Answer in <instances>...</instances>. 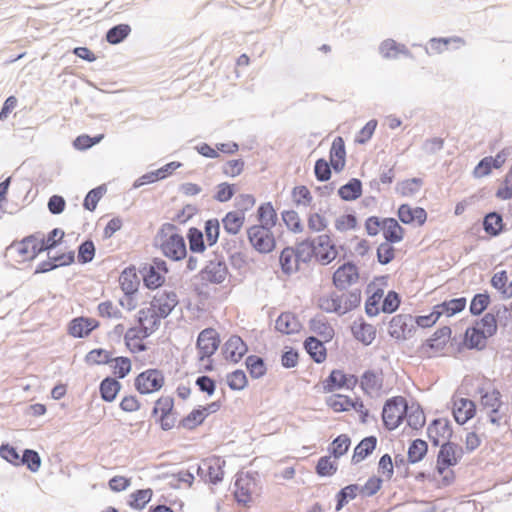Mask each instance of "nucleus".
I'll return each mask as SVG.
<instances>
[{"label":"nucleus","instance_id":"bf43d9fd","mask_svg":"<svg viewBox=\"0 0 512 512\" xmlns=\"http://www.w3.org/2000/svg\"><path fill=\"white\" fill-rule=\"evenodd\" d=\"M107 188L105 184L99 185L88 191L83 200V208L90 212H93L98 202L101 200L103 195L106 193Z\"/></svg>","mask_w":512,"mask_h":512},{"label":"nucleus","instance_id":"f03ea898","mask_svg":"<svg viewBox=\"0 0 512 512\" xmlns=\"http://www.w3.org/2000/svg\"><path fill=\"white\" fill-rule=\"evenodd\" d=\"M477 393L480 395V404L483 408L490 409L488 412V421L496 426L501 425L502 419L504 423H508V406L502 401V394L496 388L491 391L484 387H478Z\"/></svg>","mask_w":512,"mask_h":512},{"label":"nucleus","instance_id":"f257e3e1","mask_svg":"<svg viewBox=\"0 0 512 512\" xmlns=\"http://www.w3.org/2000/svg\"><path fill=\"white\" fill-rule=\"evenodd\" d=\"M154 246L159 248L163 256L178 262L187 256V246L184 237L178 233V228L172 223L161 225L154 237Z\"/></svg>","mask_w":512,"mask_h":512},{"label":"nucleus","instance_id":"e2e57ef3","mask_svg":"<svg viewBox=\"0 0 512 512\" xmlns=\"http://www.w3.org/2000/svg\"><path fill=\"white\" fill-rule=\"evenodd\" d=\"M281 219L287 229L293 233H301L304 229L302 221L295 210L282 211Z\"/></svg>","mask_w":512,"mask_h":512},{"label":"nucleus","instance_id":"7c9ffc66","mask_svg":"<svg viewBox=\"0 0 512 512\" xmlns=\"http://www.w3.org/2000/svg\"><path fill=\"white\" fill-rule=\"evenodd\" d=\"M301 323L297 316L292 312L281 313L275 321V329L286 335L299 332Z\"/></svg>","mask_w":512,"mask_h":512},{"label":"nucleus","instance_id":"8fccbe9b","mask_svg":"<svg viewBox=\"0 0 512 512\" xmlns=\"http://www.w3.org/2000/svg\"><path fill=\"white\" fill-rule=\"evenodd\" d=\"M491 304V297L487 291L473 295L469 304V312L472 316H480Z\"/></svg>","mask_w":512,"mask_h":512},{"label":"nucleus","instance_id":"052dcab7","mask_svg":"<svg viewBox=\"0 0 512 512\" xmlns=\"http://www.w3.org/2000/svg\"><path fill=\"white\" fill-rule=\"evenodd\" d=\"M331 457L326 455L318 459L315 472L319 477H331L337 472L338 464L336 461H332Z\"/></svg>","mask_w":512,"mask_h":512},{"label":"nucleus","instance_id":"4be33fe9","mask_svg":"<svg viewBox=\"0 0 512 512\" xmlns=\"http://www.w3.org/2000/svg\"><path fill=\"white\" fill-rule=\"evenodd\" d=\"M296 259L294 263L299 267L301 264H309L313 258L316 259V239L307 237L301 241H296L293 246Z\"/></svg>","mask_w":512,"mask_h":512},{"label":"nucleus","instance_id":"09e8293b","mask_svg":"<svg viewBox=\"0 0 512 512\" xmlns=\"http://www.w3.org/2000/svg\"><path fill=\"white\" fill-rule=\"evenodd\" d=\"M131 33V26L127 23H120L108 29L105 39L109 44L117 45L123 42Z\"/></svg>","mask_w":512,"mask_h":512},{"label":"nucleus","instance_id":"412c9836","mask_svg":"<svg viewBox=\"0 0 512 512\" xmlns=\"http://www.w3.org/2000/svg\"><path fill=\"white\" fill-rule=\"evenodd\" d=\"M98 320L90 317H75L68 323V334L74 338H86L99 327Z\"/></svg>","mask_w":512,"mask_h":512},{"label":"nucleus","instance_id":"4468645a","mask_svg":"<svg viewBox=\"0 0 512 512\" xmlns=\"http://www.w3.org/2000/svg\"><path fill=\"white\" fill-rule=\"evenodd\" d=\"M220 342V336L215 329L211 327L203 329L198 334L196 341L198 360L203 361L213 356L218 350Z\"/></svg>","mask_w":512,"mask_h":512},{"label":"nucleus","instance_id":"4d7b16f0","mask_svg":"<svg viewBox=\"0 0 512 512\" xmlns=\"http://www.w3.org/2000/svg\"><path fill=\"white\" fill-rule=\"evenodd\" d=\"M96 255V247L92 239L82 241L77 247V261L81 265L91 263Z\"/></svg>","mask_w":512,"mask_h":512},{"label":"nucleus","instance_id":"aec40b11","mask_svg":"<svg viewBox=\"0 0 512 512\" xmlns=\"http://www.w3.org/2000/svg\"><path fill=\"white\" fill-rule=\"evenodd\" d=\"M36 241L35 235H27L21 240L13 241L7 248L6 254L16 255V262L33 261L37 257H32V245Z\"/></svg>","mask_w":512,"mask_h":512},{"label":"nucleus","instance_id":"2f4dec72","mask_svg":"<svg viewBox=\"0 0 512 512\" xmlns=\"http://www.w3.org/2000/svg\"><path fill=\"white\" fill-rule=\"evenodd\" d=\"M369 292H371V294L365 301V313L369 317H375L382 312L379 303L384 296V290L383 288L375 287L374 283L371 282L367 286V293Z\"/></svg>","mask_w":512,"mask_h":512},{"label":"nucleus","instance_id":"bb28decb","mask_svg":"<svg viewBox=\"0 0 512 512\" xmlns=\"http://www.w3.org/2000/svg\"><path fill=\"white\" fill-rule=\"evenodd\" d=\"M119 282L125 296L132 298L137 293L140 284L135 266L126 267L120 274Z\"/></svg>","mask_w":512,"mask_h":512},{"label":"nucleus","instance_id":"5fc2aeb1","mask_svg":"<svg viewBox=\"0 0 512 512\" xmlns=\"http://www.w3.org/2000/svg\"><path fill=\"white\" fill-rule=\"evenodd\" d=\"M186 238L192 253H203L206 250L204 233L197 227H190L187 231Z\"/></svg>","mask_w":512,"mask_h":512},{"label":"nucleus","instance_id":"f3484780","mask_svg":"<svg viewBox=\"0 0 512 512\" xmlns=\"http://www.w3.org/2000/svg\"><path fill=\"white\" fill-rule=\"evenodd\" d=\"M490 338L485 335V332L480 327L469 326L465 332L462 342L457 346V352L461 353L465 348L468 350L482 351L487 346V340Z\"/></svg>","mask_w":512,"mask_h":512},{"label":"nucleus","instance_id":"0eeeda50","mask_svg":"<svg viewBox=\"0 0 512 512\" xmlns=\"http://www.w3.org/2000/svg\"><path fill=\"white\" fill-rule=\"evenodd\" d=\"M463 455L464 450L459 444L452 441L442 443L437 454L435 471L443 475L449 468L456 466Z\"/></svg>","mask_w":512,"mask_h":512},{"label":"nucleus","instance_id":"f704fd0d","mask_svg":"<svg viewBox=\"0 0 512 512\" xmlns=\"http://www.w3.org/2000/svg\"><path fill=\"white\" fill-rule=\"evenodd\" d=\"M467 304L466 297H458L452 298L450 300H445L437 305L436 311H438V315L441 317L445 315L446 317H452L460 312H462Z\"/></svg>","mask_w":512,"mask_h":512},{"label":"nucleus","instance_id":"1a4fd4ad","mask_svg":"<svg viewBox=\"0 0 512 512\" xmlns=\"http://www.w3.org/2000/svg\"><path fill=\"white\" fill-rule=\"evenodd\" d=\"M225 460L219 456H212L197 464L196 474L206 483L219 484L224 477L223 467Z\"/></svg>","mask_w":512,"mask_h":512},{"label":"nucleus","instance_id":"39448f33","mask_svg":"<svg viewBox=\"0 0 512 512\" xmlns=\"http://www.w3.org/2000/svg\"><path fill=\"white\" fill-rule=\"evenodd\" d=\"M246 233L250 245L259 254H269L275 250L277 242L272 227L252 225Z\"/></svg>","mask_w":512,"mask_h":512},{"label":"nucleus","instance_id":"5701e85b","mask_svg":"<svg viewBox=\"0 0 512 512\" xmlns=\"http://www.w3.org/2000/svg\"><path fill=\"white\" fill-rule=\"evenodd\" d=\"M397 216L399 220L406 225L416 222L418 226H423L427 221V212L424 208H413L407 203L401 204L398 207Z\"/></svg>","mask_w":512,"mask_h":512},{"label":"nucleus","instance_id":"9b49d317","mask_svg":"<svg viewBox=\"0 0 512 512\" xmlns=\"http://www.w3.org/2000/svg\"><path fill=\"white\" fill-rule=\"evenodd\" d=\"M358 382L356 375L348 374L342 369H333L322 382L323 391L330 393L340 389L353 390Z\"/></svg>","mask_w":512,"mask_h":512},{"label":"nucleus","instance_id":"72a5a7b5","mask_svg":"<svg viewBox=\"0 0 512 512\" xmlns=\"http://www.w3.org/2000/svg\"><path fill=\"white\" fill-rule=\"evenodd\" d=\"M122 388V384L114 377L106 376L99 384V394L103 401L113 402Z\"/></svg>","mask_w":512,"mask_h":512},{"label":"nucleus","instance_id":"473e14b6","mask_svg":"<svg viewBox=\"0 0 512 512\" xmlns=\"http://www.w3.org/2000/svg\"><path fill=\"white\" fill-rule=\"evenodd\" d=\"M383 381L382 371L378 374L375 370L368 369L361 375L360 387L364 394L370 395L372 391L382 389Z\"/></svg>","mask_w":512,"mask_h":512},{"label":"nucleus","instance_id":"ddd939ff","mask_svg":"<svg viewBox=\"0 0 512 512\" xmlns=\"http://www.w3.org/2000/svg\"><path fill=\"white\" fill-rule=\"evenodd\" d=\"M416 327L413 324V316L410 314H397L389 321L388 333L397 341L408 340L413 337Z\"/></svg>","mask_w":512,"mask_h":512},{"label":"nucleus","instance_id":"cd10ccee","mask_svg":"<svg viewBox=\"0 0 512 512\" xmlns=\"http://www.w3.org/2000/svg\"><path fill=\"white\" fill-rule=\"evenodd\" d=\"M482 227L484 232L491 238L499 236L506 230L503 216L497 211H491L484 215Z\"/></svg>","mask_w":512,"mask_h":512},{"label":"nucleus","instance_id":"de8ad7c7","mask_svg":"<svg viewBox=\"0 0 512 512\" xmlns=\"http://www.w3.org/2000/svg\"><path fill=\"white\" fill-rule=\"evenodd\" d=\"M351 443V438L348 434L338 435L328 446L329 455L335 459L341 458L348 452Z\"/></svg>","mask_w":512,"mask_h":512},{"label":"nucleus","instance_id":"79ce46f5","mask_svg":"<svg viewBox=\"0 0 512 512\" xmlns=\"http://www.w3.org/2000/svg\"><path fill=\"white\" fill-rule=\"evenodd\" d=\"M451 333L452 330L449 326H443L426 339L424 345L432 350L440 351L446 346Z\"/></svg>","mask_w":512,"mask_h":512},{"label":"nucleus","instance_id":"2eb2a0df","mask_svg":"<svg viewBox=\"0 0 512 512\" xmlns=\"http://www.w3.org/2000/svg\"><path fill=\"white\" fill-rule=\"evenodd\" d=\"M257 472H246L237 476L234 486V496L239 504L247 505L251 500V494L256 487Z\"/></svg>","mask_w":512,"mask_h":512},{"label":"nucleus","instance_id":"864d4df0","mask_svg":"<svg viewBox=\"0 0 512 512\" xmlns=\"http://www.w3.org/2000/svg\"><path fill=\"white\" fill-rule=\"evenodd\" d=\"M343 296L332 292L329 296L319 298V307L327 313H337L342 315Z\"/></svg>","mask_w":512,"mask_h":512},{"label":"nucleus","instance_id":"c85d7f7f","mask_svg":"<svg viewBox=\"0 0 512 512\" xmlns=\"http://www.w3.org/2000/svg\"><path fill=\"white\" fill-rule=\"evenodd\" d=\"M378 439L374 435L364 437L354 448L351 463L357 465L368 458L376 449Z\"/></svg>","mask_w":512,"mask_h":512},{"label":"nucleus","instance_id":"6e6552de","mask_svg":"<svg viewBox=\"0 0 512 512\" xmlns=\"http://www.w3.org/2000/svg\"><path fill=\"white\" fill-rule=\"evenodd\" d=\"M164 382L163 372L156 368H150L135 377L134 387L138 393L147 395L161 390Z\"/></svg>","mask_w":512,"mask_h":512},{"label":"nucleus","instance_id":"3c124183","mask_svg":"<svg viewBox=\"0 0 512 512\" xmlns=\"http://www.w3.org/2000/svg\"><path fill=\"white\" fill-rule=\"evenodd\" d=\"M153 490L151 488L137 489L129 496L128 505L135 510H142L151 501Z\"/></svg>","mask_w":512,"mask_h":512},{"label":"nucleus","instance_id":"774afa93","mask_svg":"<svg viewBox=\"0 0 512 512\" xmlns=\"http://www.w3.org/2000/svg\"><path fill=\"white\" fill-rule=\"evenodd\" d=\"M381 305V311L385 314H392L396 312L401 305V296L395 290H389L385 296H383Z\"/></svg>","mask_w":512,"mask_h":512},{"label":"nucleus","instance_id":"c03bdc74","mask_svg":"<svg viewBox=\"0 0 512 512\" xmlns=\"http://www.w3.org/2000/svg\"><path fill=\"white\" fill-rule=\"evenodd\" d=\"M428 443L420 438L412 440L407 451V461L416 464L422 461L428 453Z\"/></svg>","mask_w":512,"mask_h":512},{"label":"nucleus","instance_id":"49530a36","mask_svg":"<svg viewBox=\"0 0 512 512\" xmlns=\"http://www.w3.org/2000/svg\"><path fill=\"white\" fill-rule=\"evenodd\" d=\"M246 369L253 379H260L267 373L265 360L258 355H249L245 359Z\"/></svg>","mask_w":512,"mask_h":512},{"label":"nucleus","instance_id":"37998d69","mask_svg":"<svg viewBox=\"0 0 512 512\" xmlns=\"http://www.w3.org/2000/svg\"><path fill=\"white\" fill-rule=\"evenodd\" d=\"M245 221L244 213L229 211L222 218L221 222L226 233L236 235L240 232Z\"/></svg>","mask_w":512,"mask_h":512},{"label":"nucleus","instance_id":"a19ab883","mask_svg":"<svg viewBox=\"0 0 512 512\" xmlns=\"http://www.w3.org/2000/svg\"><path fill=\"white\" fill-rule=\"evenodd\" d=\"M256 218L258 220L257 225H263L266 227H275L278 222V215L271 202H265L258 206Z\"/></svg>","mask_w":512,"mask_h":512},{"label":"nucleus","instance_id":"e433bc0d","mask_svg":"<svg viewBox=\"0 0 512 512\" xmlns=\"http://www.w3.org/2000/svg\"><path fill=\"white\" fill-rule=\"evenodd\" d=\"M294 259H296V254L293 246H286L281 250L279 255V265L284 275L290 276L301 270V267L294 263Z\"/></svg>","mask_w":512,"mask_h":512},{"label":"nucleus","instance_id":"a18cd8bd","mask_svg":"<svg viewBox=\"0 0 512 512\" xmlns=\"http://www.w3.org/2000/svg\"><path fill=\"white\" fill-rule=\"evenodd\" d=\"M360 495V485L357 483L349 484L341 488L335 495L336 506L335 510L338 512L344 508L350 500H353Z\"/></svg>","mask_w":512,"mask_h":512},{"label":"nucleus","instance_id":"0e129e2a","mask_svg":"<svg viewBox=\"0 0 512 512\" xmlns=\"http://www.w3.org/2000/svg\"><path fill=\"white\" fill-rule=\"evenodd\" d=\"M227 385L233 391H241L248 385V378L242 369H236L226 376Z\"/></svg>","mask_w":512,"mask_h":512},{"label":"nucleus","instance_id":"9d476101","mask_svg":"<svg viewBox=\"0 0 512 512\" xmlns=\"http://www.w3.org/2000/svg\"><path fill=\"white\" fill-rule=\"evenodd\" d=\"M228 275V267L223 257L209 260L205 267L195 276L202 281L201 286H207L208 283L222 284Z\"/></svg>","mask_w":512,"mask_h":512},{"label":"nucleus","instance_id":"ea45409f","mask_svg":"<svg viewBox=\"0 0 512 512\" xmlns=\"http://www.w3.org/2000/svg\"><path fill=\"white\" fill-rule=\"evenodd\" d=\"M363 192L362 182L358 178H351L347 183L340 186L338 196L343 201H354L361 197Z\"/></svg>","mask_w":512,"mask_h":512},{"label":"nucleus","instance_id":"c9c22d12","mask_svg":"<svg viewBox=\"0 0 512 512\" xmlns=\"http://www.w3.org/2000/svg\"><path fill=\"white\" fill-rule=\"evenodd\" d=\"M379 52L386 59L397 58L398 54L405 57L412 56L410 50L404 44H400L393 39H386L381 42Z\"/></svg>","mask_w":512,"mask_h":512},{"label":"nucleus","instance_id":"6e6d98bb","mask_svg":"<svg viewBox=\"0 0 512 512\" xmlns=\"http://www.w3.org/2000/svg\"><path fill=\"white\" fill-rule=\"evenodd\" d=\"M205 419L204 412H202L200 406H197L179 421L178 428L193 430L202 425Z\"/></svg>","mask_w":512,"mask_h":512},{"label":"nucleus","instance_id":"b1692460","mask_svg":"<svg viewBox=\"0 0 512 512\" xmlns=\"http://www.w3.org/2000/svg\"><path fill=\"white\" fill-rule=\"evenodd\" d=\"M476 403L468 398H459L454 401L452 413L459 425L466 424L476 414Z\"/></svg>","mask_w":512,"mask_h":512},{"label":"nucleus","instance_id":"f8f14e48","mask_svg":"<svg viewBox=\"0 0 512 512\" xmlns=\"http://www.w3.org/2000/svg\"><path fill=\"white\" fill-rule=\"evenodd\" d=\"M32 235L36 237V241L32 245V257H38L43 252L49 254L57 248L62 243L65 233L60 228H53L46 236L41 232H35Z\"/></svg>","mask_w":512,"mask_h":512},{"label":"nucleus","instance_id":"423d86ee","mask_svg":"<svg viewBox=\"0 0 512 512\" xmlns=\"http://www.w3.org/2000/svg\"><path fill=\"white\" fill-rule=\"evenodd\" d=\"M151 417L155 418V423L158 424L163 431L171 430L177 420L174 398L172 396H161L158 398L154 402Z\"/></svg>","mask_w":512,"mask_h":512},{"label":"nucleus","instance_id":"603ef678","mask_svg":"<svg viewBox=\"0 0 512 512\" xmlns=\"http://www.w3.org/2000/svg\"><path fill=\"white\" fill-rule=\"evenodd\" d=\"M404 414L406 416L407 425L412 429L418 431L425 425L426 417L419 403L409 407V410Z\"/></svg>","mask_w":512,"mask_h":512},{"label":"nucleus","instance_id":"69168bd1","mask_svg":"<svg viewBox=\"0 0 512 512\" xmlns=\"http://www.w3.org/2000/svg\"><path fill=\"white\" fill-rule=\"evenodd\" d=\"M475 325L480 327L490 338L497 334L498 320L494 317V313L487 312L481 319L475 321Z\"/></svg>","mask_w":512,"mask_h":512},{"label":"nucleus","instance_id":"338daca9","mask_svg":"<svg viewBox=\"0 0 512 512\" xmlns=\"http://www.w3.org/2000/svg\"><path fill=\"white\" fill-rule=\"evenodd\" d=\"M204 233L206 236L207 245L209 247L214 246L220 236V222L217 218H211L204 223Z\"/></svg>","mask_w":512,"mask_h":512},{"label":"nucleus","instance_id":"20e7f679","mask_svg":"<svg viewBox=\"0 0 512 512\" xmlns=\"http://www.w3.org/2000/svg\"><path fill=\"white\" fill-rule=\"evenodd\" d=\"M168 272L167 262L159 257H154L150 263H144L139 268L143 285L149 290L160 288L165 283V275Z\"/></svg>","mask_w":512,"mask_h":512},{"label":"nucleus","instance_id":"c756f323","mask_svg":"<svg viewBox=\"0 0 512 512\" xmlns=\"http://www.w3.org/2000/svg\"><path fill=\"white\" fill-rule=\"evenodd\" d=\"M303 346L310 358L317 364L323 363L327 358V349L324 343L315 336H308Z\"/></svg>","mask_w":512,"mask_h":512},{"label":"nucleus","instance_id":"6ab92c4d","mask_svg":"<svg viewBox=\"0 0 512 512\" xmlns=\"http://www.w3.org/2000/svg\"><path fill=\"white\" fill-rule=\"evenodd\" d=\"M316 239V261L325 266L334 261L338 256L336 245L329 234H322Z\"/></svg>","mask_w":512,"mask_h":512},{"label":"nucleus","instance_id":"a878e982","mask_svg":"<svg viewBox=\"0 0 512 512\" xmlns=\"http://www.w3.org/2000/svg\"><path fill=\"white\" fill-rule=\"evenodd\" d=\"M353 337L363 345H370L376 337V328L367 323L362 317L354 321L351 325Z\"/></svg>","mask_w":512,"mask_h":512},{"label":"nucleus","instance_id":"13d9d810","mask_svg":"<svg viewBox=\"0 0 512 512\" xmlns=\"http://www.w3.org/2000/svg\"><path fill=\"white\" fill-rule=\"evenodd\" d=\"M41 457L36 450L24 449L20 457L19 466H26L29 471L36 473L41 467Z\"/></svg>","mask_w":512,"mask_h":512},{"label":"nucleus","instance_id":"7ed1b4c3","mask_svg":"<svg viewBox=\"0 0 512 512\" xmlns=\"http://www.w3.org/2000/svg\"><path fill=\"white\" fill-rule=\"evenodd\" d=\"M409 410V404L403 396H393L388 398L382 408V421L383 426L388 431L397 429L402 423L403 414Z\"/></svg>","mask_w":512,"mask_h":512},{"label":"nucleus","instance_id":"393cba45","mask_svg":"<svg viewBox=\"0 0 512 512\" xmlns=\"http://www.w3.org/2000/svg\"><path fill=\"white\" fill-rule=\"evenodd\" d=\"M247 351V344L238 335L230 336L222 348L225 358L233 363L239 362Z\"/></svg>","mask_w":512,"mask_h":512},{"label":"nucleus","instance_id":"4c0bfd02","mask_svg":"<svg viewBox=\"0 0 512 512\" xmlns=\"http://www.w3.org/2000/svg\"><path fill=\"white\" fill-rule=\"evenodd\" d=\"M309 328L314 333L324 338L325 342H330L334 335L333 327L328 323L326 317L323 315H316L309 321Z\"/></svg>","mask_w":512,"mask_h":512},{"label":"nucleus","instance_id":"dca6fc26","mask_svg":"<svg viewBox=\"0 0 512 512\" xmlns=\"http://www.w3.org/2000/svg\"><path fill=\"white\" fill-rule=\"evenodd\" d=\"M359 270L353 261L340 265L332 275L333 285L340 291L346 290L359 280Z\"/></svg>","mask_w":512,"mask_h":512},{"label":"nucleus","instance_id":"58836bf2","mask_svg":"<svg viewBox=\"0 0 512 512\" xmlns=\"http://www.w3.org/2000/svg\"><path fill=\"white\" fill-rule=\"evenodd\" d=\"M384 224H386V227L384 229L383 237L386 242L395 244L403 240L405 230L395 218H385Z\"/></svg>","mask_w":512,"mask_h":512},{"label":"nucleus","instance_id":"a211bd4d","mask_svg":"<svg viewBox=\"0 0 512 512\" xmlns=\"http://www.w3.org/2000/svg\"><path fill=\"white\" fill-rule=\"evenodd\" d=\"M178 303L179 299L176 292L164 290L153 297L151 308L154 312L159 313L160 317L167 318Z\"/></svg>","mask_w":512,"mask_h":512},{"label":"nucleus","instance_id":"680f3d73","mask_svg":"<svg viewBox=\"0 0 512 512\" xmlns=\"http://www.w3.org/2000/svg\"><path fill=\"white\" fill-rule=\"evenodd\" d=\"M112 360L111 353L103 348L92 349L85 356L88 365H106L112 363Z\"/></svg>","mask_w":512,"mask_h":512}]
</instances>
